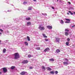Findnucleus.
I'll return each instance as SVG.
<instances>
[{"label": "nucleus", "instance_id": "ddd939ff", "mask_svg": "<svg viewBox=\"0 0 75 75\" xmlns=\"http://www.w3.org/2000/svg\"><path fill=\"white\" fill-rule=\"evenodd\" d=\"M32 10V7L30 6L28 8V10Z\"/></svg>", "mask_w": 75, "mask_h": 75}, {"label": "nucleus", "instance_id": "a878e982", "mask_svg": "<svg viewBox=\"0 0 75 75\" xmlns=\"http://www.w3.org/2000/svg\"><path fill=\"white\" fill-rule=\"evenodd\" d=\"M66 45H67L68 46V45H69V42H67L66 43Z\"/></svg>", "mask_w": 75, "mask_h": 75}, {"label": "nucleus", "instance_id": "393cba45", "mask_svg": "<svg viewBox=\"0 0 75 75\" xmlns=\"http://www.w3.org/2000/svg\"><path fill=\"white\" fill-rule=\"evenodd\" d=\"M49 61H54V59H49Z\"/></svg>", "mask_w": 75, "mask_h": 75}, {"label": "nucleus", "instance_id": "2f4dec72", "mask_svg": "<svg viewBox=\"0 0 75 75\" xmlns=\"http://www.w3.org/2000/svg\"><path fill=\"white\" fill-rule=\"evenodd\" d=\"M45 41H48V39H45Z\"/></svg>", "mask_w": 75, "mask_h": 75}, {"label": "nucleus", "instance_id": "f704fd0d", "mask_svg": "<svg viewBox=\"0 0 75 75\" xmlns=\"http://www.w3.org/2000/svg\"><path fill=\"white\" fill-rule=\"evenodd\" d=\"M58 73V71H55V74H57Z\"/></svg>", "mask_w": 75, "mask_h": 75}, {"label": "nucleus", "instance_id": "09e8293b", "mask_svg": "<svg viewBox=\"0 0 75 75\" xmlns=\"http://www.w3.org/2000/svg\"><path fill=\"white\" fill-rule=\"evenodd\" d=\"M42 15H44V13H42Z\"/></svg>", "mask_w": 75, "mask_h": 75}, {"label": "nucleus", "instance_id": "a211bd4d", "mask_svg": "<svg viewBox=\"0 0 75 75\" xmlns=\"http://www.w3.org/2000/svg\"><path fill=\"white\" fill-rule=\"evenodd\" d=\"M42 35L44 37V38H47V36H45V34H43Z\"/></svg>", "mask_w": 75, "mask_h": 75}, {"label": "nucleus", "instance_id": "6e6552de", "mask_svg": "<svg viewBox=\"0 0 75 75\" xmlns=\"http://www.w3.org/2000/svg\"><path fill=\"white\" fill-rule=\"evenodd\" d=\"M50 48L49 47L45 49L44 50V52H47V50H49Z\"/></svg>", "mask_w": 75, "mask_h": 75}, {"label": "nucleus", "instance_id": "423d86ee", "mask_svg": "<svg viewBox=\"0 0 75 75\" xmlns=\"http://www.w3.org/2000/svg\"><path fill=\"white\" fill-rule=\"evenodd\" d=\"M60 40V39L59 38H56V42H59Z\"/></svg>", "mask_w": 75, "mask_h": 75}, {"label": "nucleus", "instance_id": "4c0bfd02", "mask_svg": "<svg viewBox=\"0 0 75 75\" xmlns=\"http://www.w3.org/2000/svg\"><path fill=\"white\" fill-rule=\"evenodd\" d=\"M33 68V67H30V69H32Z\"/></svg>", "mask_w": 75, "mask_h": 75}, {"label": "nucleus", "instance_id": "ea45409f", "mask_svg": "<svg viewBox=\"0 0 75 75\" xmlns=\"http://www.w3.org/2000/svg\"><path fill=\"white\" fill-rule=\"evenodd\" d=\"M75 27V25H73V26H71V27L73 28V27Z\"/></svg>", "mask_w": 75, "mask_h": 75}, {"label": "nucleus", "instance_id": "f8f14e48", "mask_svg": "<svg viewBox=\"0 0 75 75\" xmlns=\"http://www.w3.org/2000/svg\"><path fill=\"white\" fill-rule=\"evenodd\" d=\"M46 69L48 71H51V70H52V69H51V68H50V67H47Z\"/></svg>", "mask_w": 75, "mask_h": 75}, {"label": "nucleus", "instance_id": "c9c22d12", "mask_svg": "<svg viewBox=\"0 0 75 75\" xmlns=\"http://www.w3.org/2000/svg\"><path fill=\"white\" fill-rule=\"evenodd\" d=\"M0 31H1V32H3V30L0 29Z\"/></svg>", "mask_w": 75, "mask_h": 75}, {"label": "nucleus", "instance_id": "bb28decb", "mask_svg": "<svg viewBox=\"0 0 75 75\" xmlns=\"http://www.w3.org/2000/svg\"><path fill=\"white\" fill-rule=\"evenodd\" d=\"M36 49L37 50H40V47H36Z\"/></svg>", "mask_w": 75, "mask_h": 75}, {"label": "nucleus", "instance_id": "b1692460", "mask_svg": "<svg viewBox=\"0 0 75 75\" xmlns=\"http://www.w3.org/2000/svg\"><path fill=\"white\" fill-rule=\"evenodd\" d=\"M25 44L26 45H28V43L27 42H25Z\"/></svg>", "mask_w": 75, "mask_h": 75}, {"label": "nucleus", "instance_id": "0eeeda50", "mask_svg": "<svg viewBox=\"0 0 75 75\" xmlns=\"http://www.w3.org/2000/svg\"><path fill=\"white\" fill-rule=\"evenodd\" d=\"M25 73H26V72L25 71H22L20 73V74L21 75H24Z\"/></svg>", "mask_w": 75, "mask_h": 75}, {"label": "nucleus", "instance_id": "412c9836", "mask_svg": "<svg viewBox=\"0 0 75 75\" xmlns=\"http://www.w3.org/2000/svg\"><path fill=\"white\" fill-rule=\"evenodd\" d=\"M65 20H66V21H71L70 19H69L65 18Z\"/></svg>", "mask_w": 75, "mask_h": 75}, {"label": "nucleus", "instance_id": "dca6fc26", "mask_svg": "<svg viewBox=\"0 0 75 75\" xmlns=\"http://www.w3.org/2000/svg\"><path fill=\"white\" fill-rule=\"evenodd\" d=\"M64 61H65L67 62H68L69 61V60L67 58H65L64 59Z\"/></svg>", "mask_w": 75, "mask_h": 75}, {"label": "nucleus", "instance_id": "9b49d317", "mask_svg": "<svg viewBox=\"0 0 75 75\" xmlns=\"http://www.w3.org/2000/svg\"><path fill=\"white\" fill-rule=\"evenodd\" d=\"M64 65H69V64L68 63V62H63Z\"/></svg>", "mask_w": 75, "mask_h": 75}, {"label": "nucleus", "instance_id": "9d476101", "mask_svg": "<svg viewBox=\"0 0 75 75\" xmlns=\"http://www.w3.org/2000/svg\"><path fill=\"white\" fill-rule=\"evenodd\" d=\"M61 52V51L58 49H57L56 50V52H57V53H59V52Z\"/></svg>", "mask_w": 75, "mask_h": 75}, {"label": "nucleus", "instance_id": "2eb2a0df", "mask_svg": "<svg viewBox=\"0 0 75 75\" xmlns=\"http://www.w3.org/2000/svg\"><path fill=\"white\" fill-rule=\"evenodd\" d=\"M65 35H66V36H68V35H69V33H68L67 32H65Z\"/></svg>", "mask_w": 75, "mask_h": 75}, {"label": "nucleus", "instance_id": "cd10ccee", "mask_svg": "<svg viewBox=\"0 0 75 75\" xmlns=\"http://www.w3.org/2000/svg\"><path fill=\"white\" fill-rule=\"evenodd\" d=\"M42 69H44L45 71V67L42 66Z\"/></svg>", "mask_w": 75, "mask_h": 75}, {"label": "nucleus", "instance_id": "1a4fd4ad", "mask_svg": "<svg viewBox=\"0 0 75 75\" xmlns=\"http://www.w3.org/2000/svg\"><path fill=\"white\" fill-rule=\"evenodd\" d=\"M31 23L30 22H28L27 23V25L28 26L29 25H31Z\"/></svg>", "mask_w": 75, "mask_h": 75}, {"label": "nucleus", "instance_id": "49530a36", "mask_svg": "<svg viewBox=\"0 0 75 75\" xmlns=\"http://www.w3.org/2000/svg\"><path fill=\"white\" fill-rule=\"evenodd\" d=\"M1 40H0V44H1Z\"/></svg>", "mask_w": 75, "mask_h": 75}, {"label": "nucleus", "instance_id": "a19ab883", "mask_svg": "<svg viewBox=\"0 0 75 75\" xmlns=\"http://www.w3.org/2000/svg\"><path fill=\"white\" fill-rule=\"evenodd\" d=\"M67 15H69V13H67Z\"/></svg>", "mask_w": 75, "mask_h": 75}, {"label": "nucleus", "instance_id": "7c9ffc66", "mask_svg": "<svg viewBox=\"0 0 75 75\" xmlns=\"http://www.w3.org/2000/svg\"><path fill=\"white\" fill-rule=\"evenodd\" d=\"M61 24H64V22L63 21V20H61Z\"/></svg>", "mask_w": 75, "mask_h": 75}, {"label": "nucleus", "instance_id": "f257e3e1", "mask_svg": "<svg viewBox=\"0 0 75 75\" xmlns=\"http://www.w3.org/2000/svg\"><path fill=\"white\" fill-rule=\"evenodd\" d=\"M14 59H17L20 58V54L18 53H16L14 54Z\"/></svg>", "mask_w": 75, "mask_h": 75}, {"label": "nucleus", "instance_id": "c03bdc74", "mask_svg": "<svg viewBox=\"0 0 75 75\" xmlns=\"http://www.w3.org/2000/svg\"><path fill=\"white\" fill-rule=\"evenodd\" d=\"M73 13H74V14H75V12H73Z\"/></svg>", "mask_w": 75, "mask_h": 75}, {"label": "nucleus", "instance_id": "5701e85b", "mask_svg": "<svg viewBox=\"0 0 75 75\" xmlns=\"http://www.w3.org/2000/svg\"><path fill=\"white\" fill-rule=\"evenodd\" d=\"M28 58H31V57H32V55H30V54H28Z\"/></svg>", "mask_w": 75, "mask_h": 75}, {"label": "nucleus", "instance_id": "aec40b11", "mask_svg": "<svg viewBox=\"0 0 75 75\" xmlns=\"http://www.w3.org/2000/svg\"><path fill=\"white\" fill-rule=\"evenodd\" d=\"M15 66H12L11 68V69H13L15 68Z\"/></svg>", "mask_w": 75, "mask_h": 75}, {"label": "nucleus", "instance_id": "f03ea898", "mask_svg": "<svg viewBox=\"0 0 75 75\" xmlns=\"http://www.w3.org/2000/svg\"><path fill=\"white\" fill-rule=\"evenodd\" d=\"M38 28L39 30H40L41 31H42V30H45V28L44 26L41 27V26L40 25L38 27Z\"/></svg>", "mask_w": 75, "mask_h": 75}, {"label": "nucleus", "instance_id": "de8ad7c7", "mask_svg": "<svg viewBox=\"0 0 75 75\" xmlns=\"http://www.w3.org/2000/svg\"><path fill=\"white\" fill-rule=\"evenodd\" d=\"M57 1L58 2V0H57Z\"/></svg>", "mask_w": 75, "mask_h": 75}, {"label": "nucleus", "instance_id": "f3484780", "mask_svg": "<svg viewBox=\"0 0 75 75\" xmlns=\"http://www.w3.org/2000/svg\"><path fill=\"white\" fill-rule=\"evenodd\" d=\"M50 74H55V72L54 71H50Z\"/></svg>", "mask_w": 75, "mask_h": 75}, {"label": "nucleus", "instance_id": "473e14b6", "mask_svg": "<svg viewBox=\"0 0 75 75\" xmlns=\"http://www.w3.org/2000/svg\"><path fill=\"white\" fill-rule=\"evenodd\" d=\"M27 3V2H24L23 3V4H26Z\"/></svg>", "mask_w": 75, "mask_h": 75}, {"label": "nucleus", "instance_id": "72a5a7b5", "mask_svg": "<svg viewBox=\"0 0 75 75\" xmlns=\"http://www.w3.org/2000/svg\"><path fill=\"white\" fill-rule=\"evenodd\" d=\"M67 40L69 42V41H70V39L69 38H68L67 39Z\"/></svg>", "mask_w": 75, "mask_h": 75}, {"label": "nucleus", "instance_id": "4468645a", "mask_svg": "<svg viewBox=\"0 0 75 75\" xmlns=\"http://www.w3.org/2000/svg\"><path fill=\"white\" fill-rule=\"evenodd\" d=\"M6 51V49L4 48L3 50V53H5Z\"/></svg>", "mask_w": 75, "mask_h": 75}, {"label": "nucleus", "instance_id": "8fccbe9b", "mask_svg": "<svg viewBox=\"0 0 75 75\" xmlns=\"http://www.w3.org/2000/svg\"><path fill=\"white\" fill-rule=\"evenodd\" d=\"M0 74H1V72H0Z\"/></svg>", "mask_w": 75, "mask_h": 75}, {"label": "nucleus", "instance_id": "37998d69", "mask_svg": "<svg viewBox=\"0 0 75 75\" xmlns=\"http://www.w3.org/2000/svg\"><path fill=\"white\" fill-rule=\"evenodd\" d=\"M33 1H37V0H33Z\"/></svg>", "mask_w": 75, "mask_h": 75}, {"label": "nucleus", "instance_id": "79ce46f5", "mask_svg": "<svg viewBox=\"0 0 75 75\" xmlns=\"http://www.w3.org/2000/svg\"><path fill=\"white\" fill-rule=\"evenodd\" d=\"M52 9H54V7H52Z\"/></svg>", "mask_w": 75, "mask_h": 75}, {"label": "nucleus", "instance_id": "a18cd8bd", "mask_svg": "<svg viewBox=\"0 0 75 75\" xmlns=\"http://www.w3.org/2000/svg\"><path fill=\"white\" fill-rule=\"evenodd\" d=\"M1 34H2V33L0 32V35H1Z\"/></svg>", "mask_w": 75, "mask_h": 75}, {"label": "nucleus", "instance_id": "7ed1b4c3", "mask_svg": "<svg viewBox=\"0 0 75 75\" xmlns=\"http://www.w3.org/2000/svg\"><path fill=\"white\" fill-rule=\"evenodd\" d=\"M4 73H6L7 72V69L6 67H4L3 68Z\"/></svg>", "mask_w": 75, "mask_h": 75}, {"label": "nucleus", "instance_id": "39448f33", "mask_svg": "<svg viewBox=\"0 0 75 75\" xmlns=\"http://www.w3.org/2000/svg\"><path fill=\"white\" fill-rule=\"evenodd\" d=\"M47 27L48 29H51L52 28V27L51 26L48 25L47 26Z\"/></svg>", "mask_w": 75, "mask_h": 75}, {"label": "nucleus", "instance_id": "c85d7f7f", "mask_svg": "<svg viewBox=\"0 0 75 75\" xmlns=\"http://www.w3.org/2000/svg\"><path fill=\"white\" fill-rule=\"evenodd\" d=\"M69 13H70L71 14V15H73V13H72L71 12V11H69Z\"/></svg>", "mask_w": 75, "mask_h": 75}, {"label": "nucleus", "instance_id": "3c124183", "mask_svg": "<svg viewBox=\"0 0 75 75\" xmlns=\"http://www.w3.org/2000/svg\"><path fill=\"white\" fill-rule=\"evenodd\" d=\"M8 11V12H9V11Z\"/></svg>", "mask_w": 75, "mask_h": 75}, {"label": "nucleus", "instance_id": "6ab92c4d", "mask_svg": "<svg viewBox=\"0 0 75 75\" xmlns=\"http://www.w3.org/2000/svg\"><path fill=\"white\" fill-rule=\"evenodd\" d=\"M30 19H31V18H30V17H28V18H25V20H27V21H29V20H30Z\"/></svg>", "mask_w": 75, "mask_h": 75}, {"label": "nucleus", "instance_id": "c756f323", "mask_svg": "<svg viewBox=\"0 0 75 75\" xmlns=\"http://www.w3.org/2000/svg\"><path fill=\"white\" fill-rule=\"evenodd\" d=\"M65 31H67V32H68V31H69V30H68L67 29H65Z\"/></svg>", "mask_w": 75, "mask_h": 75}, {"label": "nucleus", "instance_id": "e433bc0d", "mask_svg": "<svg viewBox=\"0 0 75 75\" xmlns=\"http://www.w3.org/2000/svg\"><path fill=\"white\" fill-rule=\"evenodd\" d=\"M65 23H70V22L66 21Z\"/></svg>", "mask_w": 75, "mask_h": 75}, {"label": "nucleus", "instance_id": "58836bf2", "mask_svg": "<svg viewBox=\"0 0 75 75\" xmlns=\"http://www.w3.org/2000/svg\"><path fill=\"white\" fill-rule=\"evenodd\" d=\"M68 3L69 4H71V2H69V1L68 2Z\"/></svg>", "mask_w": 75, "mask_h": 75}, {"label": "nucleus", "instance_id": "20e7f679", "mask_svg": "<svg viewBox=\"0 0 75 75\" xmlns=\"http://www.w3.org/2000/svg\"><path fill=\"white\" fill-rule=\"evenodd\" d=\"M28 60H24L22 62V64H27V63H28Z\"/></svg>", "mask_w": 75, "mask_h": 75}, {"label": "nucleus", "instance_id": "4be33fe9", "mask_svg": "<svg viewBox=\"0 0 75 75\" xmlns=\"http://www.w3.org/2000/svg\"><path fill=\"white\" fill-rule=\"evenodd\" d=\"M27 38L28 39V41H30V37H29V36H27Z\"/></svg>", "mask_w": 75, "mask_h": 75}]
</instances>
